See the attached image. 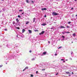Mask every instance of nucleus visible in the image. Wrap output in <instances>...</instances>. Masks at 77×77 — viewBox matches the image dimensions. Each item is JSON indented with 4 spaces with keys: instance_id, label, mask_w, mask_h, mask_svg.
I'll return each instance as SVG.
<instances>
[{
    "instance_id": "nucleus-1",
    "label": "nucleus",
    "mask_w": 77,
    "mask_h": 77,
    "mask_svg": "<svg viewBox=\"0 0 77 77\" xmlns=\"http://www.w3.org/2000/svg\"><path fill=\"white\" fill-rule=\"evenodd\" d=\"M52 15H55V16L58 15H59V14L55 12H53V13H52Z\"/></svg>"
},
{
    "instance_id": "nucleus-2",
    "label": "nucleus",
    "mask_w": 77,
    "mask_h": 77,
    "mask_svg": "<svg viewBox=\"0 0 77 77\" xmlns=\"http://www.w3.org/2000/svg\"><path fill=\"white\" fill-rule=\"evenodd\" d=\"M42 11H44H44H45L46 10H47V8H42Z\"/></svg>"
},
{
    "instance_id": "nucleus-3",
    "label": "nucleus",
    "mask_w": 77,
    "mask_h": 77,
    "mask_svg": "<svg viewBox=\"0 0 77 77\" xmlns=\"http://www.w3.org/2000/svg\"><path fill=\"white\" fill-rule=\"evenodd\" d=\"M44 32H45L44 31H42L41 33H39V35H41L42 34H44Z\"/></svg>"
},
{
    "instance_id": "nucleus-4",
    "label": "nucleus",
    "mask_w": 77,
    "mask_h": 77,
    "mask_svg": "<svg viewBox=\"0 0 77 77\" xmlns=\"http://www.w3.org/2000/svg\"><path fill=\"white\" fill-rule=\"evenodd\" d=\"M25 32V29H23L22 30V33H24Z\"/></svg>"
},
{
    "instance_id": "nucleus-5",
    "label": "nucleus",
    "mask_w": 77,
    "mask_h": 77,
    "mask_svg": "<svg viewBox=\"0 0 77 77\" xmlns=\"http://www.w3.org/2000/svg\"><path fill=\"white\" fill-rule=\"evenodd\" d=\"M28 31L29 33H32V31L31 30H29Z\"/></svg>"
},
{
    "instance_id": "nucleus-6",
    "label": "nucleus",
    "mask_w": 77,
    "mask_h": 77,
    "mask_svg": "<svg viewBox=\"0 0 77 77\" xmlns=\"http://www.w3.org/2000/svg\"><path fill=\"white\" fill-rule=\"evenodd\" d=\"M43 54H44V55H45V54H47V52H43Z\"/></svg>"
},
{
    "instance_id": "nucleus-7",
    "label": "nucleus",
    "mask_w": 77,
    "mask_h": 77,
    "mask_svg": "<svg viewBox=\"0 0 77 77\" xmlns=\"http://www.w3.org/2000/svg\"><path fill=\"white\" fill-rule=\"evenodd\" d=\"M60 28H63L64 29L65 28V27L64 26H61Z\"/></svg>"
},
{
    "instance_id": "nucleus-8",
    "label": "nucleus",
    "mask_w": 77,
    "mask_h": 77,
    "mask_svg": "<svg viewBox=\"0 0 77 77\" xmlns=\"http://www.w3.org/2000/svg\"><path fill=\"white\" fill-rule=\"evenodd\" d=\"M17 22H18L19 21V20H18V19L17 18L16 20Z\"/></svg>"
},
{
    "instance_id": "nucleus-9",
    "label": "nucleus",
    "mask_w": 77,
    "mask_h": 77,
    "mask_svg": "<svg viewBox=\"0 0 77 77\" xmlns=\"http://www.w3.org/2000/svg\"><path fill=\"white\" fill-rule=\"evenodd\" d=\"M42 26H45L46 23H43L41 24Z\"/></svg>"
},
{
    "instance_id": "nucleus-10",
    "label": "nucleus",
    "mask_w": 77,
    "mask_h": 77,
    "mask_svg": "<svg viewBox=\"0 0 77 77\" xmlns=\"http://www.w3.org/2000/svg\"><path fill=\"white\" fill-rule=\"evenodd\" d=\"M35 32H39V31L38 29H35L34 30Z\"/></svg>"
},
{
    "instance_id": "nucleus-11",
    "label": "nucleus",
    "mask_w": 77,
    "mask_h": 77,
    "mask_svg": "<svg viewBox=\"0 0 77 77\" xmlns=\"http://www.w3.org/2000/svg\"><path fill=\"white\" fill-rule=\"evenodd\" d=\"M29 23V22H26V24H28Z\"/></svg>"
},
{
    "instance_id": "nucleus-12",
    "label": "nucleus",
    "mask_w": 77,
    "mask_h": 77,
    "mask_svg": "<svg viewBox=\"0 0 77 77\" xmlns=\"http://www.w3.org/2000/svg\"><path fill=\"white\" fill-rule=\"evenodd\" d=\"M35 19H36V18H34L33 19V22H35Z\"/></svg>"
},
{
    "instance_id": "nucleus-13",
    "label": "nucleus",
    "mask_w": 77,
    "mask_h": 77,
    "mask_svg": "<svg viewBox=\"0 0 77 77\" xmlns=\"http://www.w3.org/2000/svg\"><path fill=\"white\" fill-rule=\"evenodd\" d=\"M75 35H76L75 33H74L73 34V36H75Z\"/></svg>"
},
{
    "instance_id": "nucleus-14",
    "label": "nucleus",
    "mask_w": 77,
    "mask_h": 77,
    "mask_svg": "<svg viewBox=\"0 0 77 77\" xmlns=\"http://www.w3.org/2000/svg\"><path fill=\"white\" fill-rule=\"evenodd\" d=\"M26 3H29V1L28 0H26Z\"/></svg>"
},
{
    "instance_id": "nucleus-15",
    "label": "nucleus",
    "mask_w": 77,
    "mask_h": 77,
    "mask_svg": "<svg viewBox=\"0 0 77 77\" xmlns=\"http://www.w3.org/2000/svg\"><path fill=\"white\" fill-rule=\"evenodd\" d=\"M28 68H29L28 67H26L25 69H28Z\"/></svg>"
},
{
    "instance_id": "nucleus-16",
    "label": "nucleus",
    "mask_w": 77,
    "mask_h": 77,
    "mask_svg": "<svg viewBox=\"0 0 77 77\" xmlns=\"http://www.w3.org/2000/svg\"><path fill=\"white\" fill-rule=\"evenodd\" d=\"M65 33H70V32H66Z\"/></svg>"
},
{
    "instance_id": "nucleus-17",
    "label": "nucleus",
    "mask_w": 77,
    "mask_h": 77,
    "mask_svg": "<svg viewBox=\"0 0 77 77\" xmlns=\"http://www.w3.org/2000/svg\"><path fill=\"white\" fill-rule=\"evenodd\" d=\"M62 38H65V36L63 35H62Z\"/></svg>"
},
{
    "instance_id": "nucleus-18",
    "label": "nucleus",
    "mask_w": 77,
    "mask_h": 77,
    "mask_svg": "<svg viewBox=\"0 0 77 77\" xmlns=\"http://www.w3.org/2000/svg\"><path fill=\"white\" fill-rule=\"evenodd\" d=\"M2 66H3V65H1L0 66V68H2Z\"/></svg>"
},
{
    "instance_id": "nucleus-19",
    "label": "nucleus",
    "mask_w": 77,
    "mask_h": 77,
    "mask_svg": "<svg viewBox=\"0 0 77 77\" xmlns=\"http://www.w3.org/2000/svg\"><path fill=\"white\" fill-rule=\"evenodd\" d=\"M31 77H33V74H31L30 75Z\"/></svg>"
},
{
    "instance_id": "nucleus-20",
    "label": "nucleus",
    "mask_w": 77,
    "mask_h": 77,
    "mask_svg": "<svg viewBox=\"0 0 77 77\" xmlns=\"http://www.w3.org/2000/svg\"><path fill=\"white\" fill-rule=\"evenodd\" d=\"M16 29H20V27H17L16 28Z\"/></svg>"
},
{
    "instance_id": "nucleus-21",
    "label": "nucleus",
    "mask_w": 77,
    "mask_h": 77,
    "mask_svg": "<svg viewBox=\"0 0 77 77\" xmlns=\"http://www.w3.org/2000/svg\"><path fill=\"white\" fill-rule=\"evenodd\" d=\"M66 74H71V73H69V72H66Z\"/></svg>"
},
{
    "instance_id": "nucleus-22",
    "label": "nucleus",
    "mask_w": 77,
    "mask_h": 77,
    "mask_svg": "<svg viewBox=\"0 0 77 77\" xmlns=\"http://www.w3.org/2000/svg\"><path fill=\"white\" fill-rule=\"evenodd\" d=\"M18 17L19 18H20V17H21V16L19 15H18Z\"/></svg>"
},
{
    "instance_id": "nucleus-23",
    "label": "nucleus",
    "mask_w": 77,
    "mask_h": 77,
    "mask_svg": "<svg viewBox=\"0 0 77 77\" xmlns=\"http://www.w3.org/2000/svg\"><path fill=\"white\" fill-rule=\"evenodd\" d=\"M45 69H42V71H45Z\"/></svg>"
},
{
    "instance_id": "nucleus-24",
    "label": "nucleus",
    "mask_w": 77,
    "mask_h": 77,
    "mask_svg": "<svg viewBox=\"0 0 77 77\" xmlns=\"http://www.w3.org/2000/svg\"><path fill=\"white\" fill-rule=\"evenodd\" d=\"M19 12H22L23 11V10H19Z\"/></svg>"
},
{
    "instance_id": "nucleus-25",
    "label": "nucleus",
    "mask_w": 77,
    "mask_h": 77,
    "mask_svg": "<svg viewBox=\"0 0 77 77\" xmlns=\"http://www.w3.org/2000/svg\"><path fill=\"white\" fill-rule=\"evenodd\" d=\"M25 70H26V69L25 68L24 69H23V71H25Z\"/></svg>"
},
{
    "instance_id": "nucleus-26",
    "label": "nucleus",
    "mask_w": 77,
    "mask_h": 77,
    "mask_svg": "<svg viewBox=\"0 0 77 77\" xmlns=\"http://www.w3.org/2000/svg\"><path fill=\"white\" fill-rule=\"evenodd\" d=\"M38 71H36V74H38Z\"/></svg>"
},
{
    "instance_id": "nucleus-27",
    "label": "nucleus",
    "mask_w": 77,
    "mask_h": 77,
    "mask_svg": "<svg viewBox=\"0 0 77 77\" xmlns=\"http://www.w3.org/2000/svg\"><path fill=\"white\" fill-rule=\"evenodd\" d=\"M71 22H68V24H71Z\"/></svg>"
},
{
    "instance_id": "nucleus-28",
    "label": "nucleus",
    "mask_w": 77,
    "mask_h": 77,
    "mask_svg": "<svg viewBox=\"0 0 77 77\" xmlns=\"http://www.w3.org/2000/svg\"><path fill=\"white\" fill-rule=\"evenodd\" d=\"M60 48H62V47H59L58 48V49H59Z\"/></svg>"
},
{
    "instance_id": "nucleus-29",
    "label": "nucleus",
    "mask_w": 77,
    "mask_h": 77,
    "mask_svg": "<svg viewBox=\"0 0 77 77\" xmlns=\"http://www.w3.org/2000/svg\"><path fill=\"white\" fill-rule=\"evenodd\" d=\"M15 22H13V24H15Z\"/></svg>"
},
{
    "instance_id": "nucleus-30",
    "label": "nucleus",
    "mask_w": 77,
    "mask_h": 77,
    "mask_svg": "<svg viewBox=\"0 0 77 77\" xmlns=\"http://www.w3.org/2000/svg\"><path fill=\"white\" fill-rule=\"evenodd\" d=\"M65 32H62V33H63V34L64 35V33H65Z\"/></svg>"
},
{
    "instance_id": "nucleus-31",
    "label": "nucleus",
    "mask_w": 77,
    "mask_h": 77,
    "mask_svg": "<svg viewBox=\"0 0 77 77\" xmlns=\"http://www.w3.org/2000/svg\"><path fill=\"white\" fill-rule=\"evenodd\" d=\"M47 17V16H46V15H45L44 17H45H45Z\"/></svg>"
},
{
    "instance_id": "nucleus-32",
    "label": "nucleus",
    "mask_w": 77,
    "mask_h": 77,
    "mask_svg": "<svg viewBox=\"0 0 77 77\" xmlns=\"http://www.w3.org/2000/svg\"><path fill=\"white\" fill-rule=\"evenodd\" d=\"M29 52H30V53H31V52H32V51L30 50V51H29Z\"/></svg>"
},
{
    "instance_id": "nucleus-33",
    "label": "nucleus",
    "mask_w": 77,
    "mask_h": 77,
    "mask_svg": "<svg viewBox=\"0 0 77 77\" xmlns=\"http://www.w3.org/2000/svg\"><path fill=\"white\" fill-rule=\"evenodd\" d=\"M31 2H32V3H34V2H33V1H32Z\"/></svg>"
},
{
    "instance_id": "nucleus-34",
    "label": "nucleus",
    "mask_w": 77,
    "mask_h": 77,
    "mask_svg": "<svg viewBox=\"0 0 77 77\" xmlns=\"http://www.w3.org/2000/svg\"><path fill=\"white\" fill-rule=\"evenodd\" d=\"M57 74H58V73H56V75H57Z\"/></svg>"
},
{
    "instance_id": "nucleus-35",
    "label": "nucleus",
    "mask_w": 77,
    "mask_h": 77,
    "mask_svg": "<svg viewBox=\"0 0 77 77\" xmlns=\"http://www.w3.org/2000/svg\"><path fill=\"white\" fill-rule=\"evenodd\" d=\"M64 60L63 59H61L60 60Z\"/></svg>"
},
{
    "instance_id": "nucleus-36",
    "label": "nucleus",
    "mask_w": 77,
    "mask_h": 77,
    "mask_svg": "<svg viewBox=\"0 0 77 77\" xmlns=\"http://www.w3.org/2000/svg\"><path fill=\"white\" fill-rule=\"evenodd\" d=\"M72 74H74V73L73 72H72Z\"/></svg>"
},
{
    "instance_id": "nucleus-37",
    "label": "nucleus",
    "mask_w": 77,
    "mask_h": 77,
    "mask_svg": "<svg viewBox=\"0 0 77 77\" xmlns=\"http://www.w3.org/2000/svg\"><path fill=\"white\" fill-rule=\"evenodd\" d=\"M73 10V8H71V10Z\"/></svg>"
},
{
    "instance_id": "nucleus-38",
    "label": "nucleus",
    "mask_w": 77,
    "mask_h": 77,
    "mask_svg": "<svg viewBox=\"0 0 77 77\" xmlns=\"http://www.w3.org/2000/svg\"><path fill=\"white\" fill-rule=\"evenodd\" d=\"M55 56H57V54H54Z\"/></svg>"
},
{
    "instance_id": "nucleus-39",
    "label": "nucleus",
    "mask_w": 77,
    "mask_h": 77,
    "mask_svg": "<svg viewBox=\"0 0 77 77\" xmlns=\"http://www.w3.org/2000/svg\"><path fill=\"white\" fill-rule=\"evenodd\" d=\"M22 15H23L24 14V13H22Z\"/></svg>"
},
{
    "instance_id": "nucleus-40",
    "label": "nucleus",
    "mask_w": 77,
    "mask_h": 77,
    "mask_svg": "<svg viewBox=\"0 0 77 77\" xmlns=\"http://www.w3.org/2000/svg\"><path fill=\"white\" fill-rule=\"evenodd\" d=\"M63 62H65V61H63Z\"/></svg>"
},
{
    "instance_id": "nucleus-41",
    "label": "nucleus",
    "mask_w": 77,
    "mask_h": 77,
    "mask_svg": "<svg viewBox=\"0 0 77 77\" xmlns=\"http://www.w3.org/2000/svg\"><path fill=\"white\" fill-rule=\"evenodd\" d=\"M50 41H49L48 42V43H49V44H50Z\"/></svg>"
},
{
    "instance_id": "nucleus-42",
    "label": "nucleus",
    "mask_w": 77,
    "mask_h": 77,
    "mask_svg": "<svg viewBox=\"0 0 77 77\" xmlns=\"http://www.w3.org/2000/svg\"><path fill=\"white\" fill-rule=\"evenodd\" d=\"M67 28H69V26H67Z\"/></svg>"
},
{
    "instance_id": "nucleus-43",
    "label": "nucleus",
    "mask_w": 77,
    "mask_h": 77,
    "mask_svg": "<svg viewBox=\"0 0 77 77\" xmlns=\"http://www.w3.org/2000/svg\"><path fill=\"white\" fill-rule=\"evenodd\" d=\"M69 75V76H71V75Z\"/></svg>"
},
{
    "instance_id": "nucleus-44",
    "label": "nucleus",
    "mask_w": 77,
    "mask_h": 77,
    "mask_svg": "<svg viewBox=\"0 0 77 77\" xmlns=\"http://www.w3.org/2000/svg\"><path fill=\"white\" fill-rule=\"evenodd\" d=\"M17 38H18V35H17Z\"/></svg>"
},
{
    "instance_id": "nucleus-45",
    "label": "nucleus",
    "mask_w": 77,
    "mask_h": 77,
    "mask_svg": "<svg viewBox=\"0 0 77 77\" xmlns=\"http://www.w3.org/2000/svg\"><path fill=\"white\" fill-rule=\"evenodd\" d=\"M75 16H76V17H77V14H76V15H75Z\"/></svg>"
},
{
    "instance_id": "nucleus-46",
    "label": "nucleus",
    "mask_w": 77,
    "mask_h": 77,
    "mask_svg": "<svg viewBox=\"0 0 77 77\" xmlns=\"http://www.w3.org/2000/svg\"><path fill=\"white\" fill-rule=\"evenodd\" d=\"M2 1H4V0H2Z\"/></svg>"
},
{
    "instance_id": "nucleus-47",
    "label": "nucleus",
    "mask_w": 77,
    "mask_h": 77,
    "mask_svg": "<svg viewBox=\"0 0 77 77\" xmlns=\"http://www.w3.org/2000/svg\"><path fill=\"white\" fill-rule=\"evenodd\" d=\"M5 30H7V29H5Z\"/></svg>"
},
{
    "instance_id": "nucleus-48",
    "label": "nucleus",
    "mask_w": 77,
    "mask_h": 77,
    "mask_svg": "<svg viewBox=\"0 0 77 77\" xmlns=\"http://www.w3.org/2000/svg\"><path fill=\"white\" fill-rule=\"evenodd\" d=\"M75 0V1H77V0Z\"/></svg>"
},
{
    "instance_id": "nucleus-49",
    "label": "nucleus",
    "mask_w": 77,
    "mask_h": 77,
    "mask_svg": "<svg viewBox=\"0 0 77 77\" xmlns=\"http://www.w3.org/2000/svg\"><path fill=\"white\" fill-rule=\"evenodd\" d=\"M72 43H73V42H72Z\"/></svg>"
},
{
    "instance_id": "nucleus-50",
    "label": "nucleus",
    "mask_w": 77,
    "mask_h": 77,
    "mask_svg": "<svg viewBox=\"0 0 77 77\" xmlns=\"http://www.w3.org/2000/svg\"><path fill=\"white\" fill-rule=\"evenodd\" d=\"M1 12V11H0V12Z\"/></svg>"
},
{
    "instance_id": "nucleus-51",
    "label": "nucleus",
    "mask_w": 77,
    "mask_h": 77,
    "mask_svg": "<svg viewBox=\"0 0 77 77\" xmlns=\"http://www.w3.org/2000/svg\"><path fill=\"white\" fill-rule=\"evenodd\" d=\"M67 60H66V61H67Z\"/></svg>"
}]
</instances>
